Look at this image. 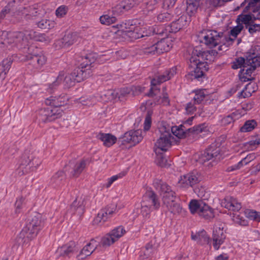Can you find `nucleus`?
<instances>
[{"instance_id": "63", "label": "nucleus", "mask_w": 260, "mask_h": 260, "mask_svg": "<svg viewBox=\"0 0 260 260\" xmlns=\"http://www.w3.org/2000/svg\"><path fill=\"white\" fill-rule=\"evenodd\" d=\"M52 110L53 116L55 117V119L60 117L62 115L63 110L61 109L60 107L52 106Z\"/></svg>"}, {"instance_id": "35", "label": "nucleus", "mask_w": 260, "mask_h": 260, "mask_svg": "<svg viewBox=\"0 0 260 260\" xmlns=\"http://www.w3.org/2000/svg\"><path fill=\"white\" fill-rule=\"evenodd\" d=\"M191 239L200 244L207 243L209 241V237L207 236L206 232L204 230L195 234L192 233Z\"/></svg>"}, {"instance_id": "36", "label": "nucleus", "mask_w": 260, "mask_h": 260, "mask_svg": "<svg viewBox=\"0 0 260 260\" xmlns=\"http://www.w3.org/2000/svg\"><path fill=\"white\" fill-rule=\"evenodd\" d=\"M257 86L254 82H250L246 85L244 89L241 92V96L246 98L250 96L251 94L257 89Z\"/></svg>"}, {"instance_id": "22", "label": "nucleus", "mask_w": 260, "mask_h": 260, "mask_svg": "<svg viewBox=\"0 0 260 260\" xmlns=\"http://www.w3.org/2000/svg\"><path fill=\"white\" fill-rule=\"evenodd\" d=\"M76 74L75 72H73L70 75H68L65 76V73L64 72H61L59 73L58 76L57 77L56 80L53 83V84L57 85L60 84L62 80L63 79L64 85L66 87L69 88L73 86L76 80H75V76Z\"/></svg>"}, {"instance_id": "24", "label": "nucleus", "mask_w": 260, "mask_h": 260, "mask_svg": "<svg viewBox=\"0 0 260 260\" xmlns=\"http://www.w3.org/2000/svg\"><path fill=\"white\" fill-rule=\"evenodd\" d=\"M222 207L229 210L239 211L241 208L240 203L232 197H226L221 203Z\"/></svg>"}, {"instance_id": "38", "label": "nucleus", "mask_w": 260, "mask_h": 260, "mask_svg": "<svg viewBox=\"0 0 260 260\" xmlns=\"http://www.w3.org/2000/svg\"><path fill=\"white\" fill-rule=\"evenodd\" d=\"M192 66H196V68L191 74L192 79H199L202 77L204 75V72L208 69V66H206L202 67V66L193 65Z\"/></svg>"}, {"instance_id": "18", "label": "nucleus", "mask_w": 260, "mask_h": 260, "mask_svg": "<svg viewBox=\"0 0 260 260\" xmlns=\"http://www.w3.org/2000/svg\"><path fill=\"white\" fill-rule=\"evenodd\" d=\"M116 207L115 205H112L103 209L98 213L97 216L94 219V222L96 224L104 222L108 219L112 217L113 214L116 213Z\"/></svg>"}, {"instance_id": "15", "label": "nucleus", "mask_w": 260, "mask_h": 260, "mask_svg": "<svg viewBox=\"0 0 260 260\" xmlns=\"http://www.w3.org/2000/svg\"><path fill=\"white\" fill-rule=\"evenodd\" d=\"M224 224L218 222L214 226L212 239L213 246L215 250H218L220 245L222 244L225 239Z\"/></svg>"}, {"instance_id": "3", "label": "nucleus", "mask_w": 260, "mask_h": 260, "mask_svg": "<svg viewBox=\"0 0 260 260\" xmlns=\"http://www.w3.org/2000/svg\"><path fill=\"white\" fill-rule=\"evenodd\" d=\"M113 27L117 28L116 33L118 35L127 40L138 39L154 33V29L150 26L147 29L145 27L136 26L129 22L117 24Z\"/></svg>"}, {"instance_id": "37", "label": "nucleus", "mask_w": 260, "mask_h": 260, "mask_svg": "<svg viewBox=\"0 0 260 260\" xmlns=\"http://www.w3.org/2000/svg\"><path fill=\"white\" fill-rule=\"evenodd\" d=\"M190 131V129H186L182 125L173 126L171 128L172 133L178 138H183L186 135V131Z\"/></svg>"}, {"instance_id": "57", "label": "nucleus", "mask_w": 260, "mask_h": 260, "mask_svg": "<svg viewBox=\"0 0 260 260\" xmlns=\"http://www.w3.org/2000/svg\"><path fill=\"white\" fill-rule=\"evenodd\" d=\"M157 155L156 162L158 165L162 167H165L167 166V161L166 158L162 155L161 151L160 153L156 154Z\"/></svg>"}, {"instance_id": "47", "label": "nucleus", "mask_w": 260, "mask_h": 260, "mask_svg": "<svg viewBox=\"0 0 260 260\" xmlns=\"http://www.w3.org/2000/svg\"><path fill=\"white\" fill-rule=\"evenodd\" d=\"M96 100L94 97L84 96L78 100L79 104L83 106H90L96 103Z\"/></svg>"}, {"instance_id": "41", "label": "nucleus", "mask_w": 260, "mask_h": 260, "mask_svg": "<svg viewBox=\"0 0 260 260\" xmlns=\"http://www.w3.org/2000/svg\"><path fill=\"white\" fill-rule=\"evenodd\" d=\"M50 106V107H48L41 111V114L42 116V120L45 121H51L55 119V117H54L52 110V106Z\"/></svg>"}, {"instance_id": "2", "label": "nucleus", "mask_w": 260, "mask_h": 260, "mask_svg": "<svg viewBox=\"0 0 260 260\" xmlns=\"http://www.w3.org/2000/svg\"><path fill=\"white\" fill-rule=\"evenodd\" d=\"M154 186L158 190L161 196L164 204L168 210L173 214L179 213L182 210L180 204L176 202L175 192L166 183L159 180H155Z\"/></svg>"}, {"instance_id": "39", "label": "nucleus", "mask_w": 260, "mask_h": 260, "mask_svg": "<svg viewBox=\"0 0 260 260\" xmlns=\"http://www.w3.org/2000/svg\"><path fill=\"white\" fill-rule=\"evenodd\" d=\"M116 240L114 238L111 234L109 232L108 234L103 236L100 243V245L103 247H107L114 243Z\"/></svg>"}, {"instance_id": "55", "label": "nucleus", "mask_w": 260, "mask_h": 260, "mask_svg": "<svg viewBox=\"0 0 260 260\" xmlns=\"http://www.w3.org/2000/svg\"><path fill=\"white\" fill-rule=\"evenodd\" d=\"M246 60L243 57H239L236 59L232 63V68L234 69H237L239 68H243L244 65H246Z\"/></svg>"}, {"instance_id": "44", "label": "nucleus", "mask_w": 260, "mask_h": 260, "mask_svg": "<svg viewBox=\"0 0 260 260\" xmlns=\"http://www.w3.org/2000/svg\"><path fill=\"white\" fill-rule=\"evenodd\" d=\"M86 161L85 160H82L76 163L72 172L73 176L77 177L83 171L86 165Z\"/></svg>"}, {"instance_id": "59", "label": "nucleus", "mask_w": 260, "mask_h": 260, "mask_svg": "<svg viewBox=\"0 0 260 260\" xmlns=\"http://www.w3.org/2000/svg\"><path fill=\"white\" fill-rule=\"evenodd\" d=\"M248 144L249 145L250 149L253 150L255 149L257 146L260 144V135L248 142Z\"/></svg>"}, {"instance_id": "45", "label": "nucleus", "mask_w": 260, "mask_h": 260, "mask_svg": "<svg viewBox=\"0 0 260 260\" xmlns=\"http://www.w3.org/2000/svg\"><path fill=\"white\" fill-rule=\"evenodd\" d=\"M244 214L246 217L250 220L256 221H260V212L253 210L247 209L244 211Z\"/></svg>"}, {"instance_id": "48", "label": "nucleus", "mask_w": 260, "mask_h": 260, "mask_svg": "<svg viewBox=\"0 0 260 260\" xmlns=\"http://www.w3.org/2000/svg\"><path fill=\"white\" fill-rule=\"evenodd\" d=\"M54 22L46 19H42L38 22V26L42 29H49L53 27L54 26Z\"/></svg>"}, {"instance_id": "40", "label": "nucleus", "mask_w": 260, "mask_h": 260, "mask_svg": "<svg viewBox=\"0 0 260 260\" xmlns=\"http://www.w3.org/2000/svg\"><path fill=\"white\" fill-rule=\"evenodd\" d=\"M194 92L195 95L193 101L194 103L198 104L201 103L208 95V91L206 89L197 90Z\"/></svg>"}, {"instance_id": "7", "label": "nucleus", "mask_w": 260, "mask_h": 260, "mask_svg": "<svg viewBox=\"0 0 260 260\" xmlns=\"http://www.w3.org/2000/svg\"><path fill=\"white\" fill-rule=\"evenodd\" d=\"M160 207L159 200L150 188L147 190L143 196L141 202V213L143 216H147L152 211L158 210Z\"/></svg>"}, {"instance_id": "64", "label": "nucleus", "mask_w": 260, "mask_h": 260, "mask_svg": "<svg viewBox=\"0 0 260 260\" xmlns=\"http://www.w3.org/2000/svg\"><path fill=\"white\" fill-rule=\"evenodd\" d=\"M171 18V15L168 13H162L158 15L157 20L160 22H165L169 20Z\"/></svg>"}, {"instance_id": "12", "label": "nucleus", "mask_w": 260, "mask_h": 260, "mask_svg": "<svg viewBox=\"0 0 260 260\" xmlns=\"http://www.w3.org/2000/svg\"><path fill=\"white\" fill-rule=\"evenodd\" d=\"M41 164V160L37 158H34L32 156H23L19 166L16 170V173L20 176L34 171Z\"/></svg>"}, {"instance_id": "30", "label": "nucleus", "mask_w": 260, "mask_h": 260, "mask_svg": "<svg viewBox=\"0 0 260 260\" xmlns=\"http://www.w3.org/2000/svg\"><path fill=\"white\" fill-rule=\"evenodd\" d=\"M84 202V198L82 197L76 198L71 206V212L74 213H76L79 215L82 214L85 206Z\"/></svg>"}, {"instance_id": "56", "label": "nucleus", "mask_w": 260, "mask_h": 260, "mask_svg": "<svg viewBox=\"0 0 260 260\" xmlns=\"http://www.w3.org/2000/svg\"><path fill=\"white\" fill-rule=\"evenodd\" d=\"M187 11L191 14H194L199 6V3L187 1Z\"/></svg>"}, {"instance_id": "51", "label": "nucleus", "mask_w": 260, "mask_h": 260, "mask_svg": "<svg viewBox=\"0 0 260 260\" xmlns=\"http://www.w3.org/2000/svg\"><path fill=\"white\" fill-rule=\"evenodd\" d=\"M156 0H146L144 4L143 9L145 11H152L157 7Z\"/></svg>"}, {"instance_id": "32", "label": "nucleus", "mask_w": 260, "mask_h": 260, "mask_svg": "<svg viewBox=\"0 0 260 260\" xmlns=\"http://www.w3.org/2000/svg\"><path fill=\"white\" fill-rule=\"evenodd\" d=\"M98 138L101 140L106 147H110L115 143L116 138L110 134H100Z\"/></svg>"}, {"instance_id": "28", "label": "nucleus", "mask_w": 260, "mask_h": 260, "mask_svg": "<svg viewBox=\"0 0 260 260\" xmlns=\"http://www.w3.org/2000/svg\"><path fill=\"white\" fill-rule=\"evenodd\" d=\"M77 248L74 242L71 241L69 243L62 246L57 249V253L62 256H70L73 254Z\"/></svg>"}, {"instance_id": "4", "label": "nucleus", "mask_w": 260, "mask_h": 260, "mask_svg": "<svg viewBox=\"0 0 260 260\" xmlns=\"http://www.w3.org/2000/svg\"><path fill=\"white\" fill-rule=\"evenodd\" d=\"M259 6L260 0H245L240 5V8L244 9L243 13L237 19V23L249 25L253 20L260 19V8L258 9Z\"/></svg>"}, {"instance_id": "27", "label": "nucleus", "mask_w": 260, "mask_h": 260, "mask_svg": "<svg viewBox=\"0 0 260 260\" xmlns=\"http://www.w3.org/2000/svg\"><path fill=\"white\" fill-rule=\"evenodd\" d=\"M114 7L112 10L107 12V14H104L100 17V22L105 25H109L116 22V16L119 15V13L114 12Z\"/></svg>"}, {"instance_id": "42", "label": "nucleus", "mask_w": 260, "mask_h": 260, "mask_svg": "<svg viewBox=\"0 0 260 260\" xmlns=\"http://www.w3.org/2000/svg\"><path fill=\"white\" fill-rule=\"evenodd\" d=\"M257 126V122L255 120H247L244 125L240 128V132L247 133L251 132Z\"/></svg>"}, {"instance_id": "50", "label": "nucleus", "mask_w": 260, "mask_h": 260, "mask_svg": "<svg viewBox=\"0 0 260 260\" xmlns=\"http://www.w3.org/2000/svg\"><path fill=\"white\" fill-rule=\"evenodd\" d=\"M24 36V39L22 40L23 44H25L29 40H34L36 39L38 32L33 30H26L24 32H22Z\"/></svg>"}, {"instance_id": "61", "label": "nucleus", "mask_w": 260, "mask_h": 260, "mask_svg": "<svg viewBox=\"0 0 260 260\" xmlns=\"http://www.w3.org/2000/svg\"><path fill=\"white\" fill-rule=\"evenodd\" d=\"M245 114L244 110L239 109L233 112L231 115L234 120H237Z\"/></svg>"}, {"instance_id": "14", "label": "nucleus", "mask_w": 260, "mask_h": 260, "mask_svg": "<svg viewBox=\"0 0 260 260\" xmlns=\"http://www.w3.org/2000/svg\"><path fill=\"white\" fill-rule=\"evenodd\" d=\"M176 73V68H172L168 70H166L162 75L158 77L157 79H153L151 80V87L149 93V96L156 95L158 91L156 88V85L164 82L168 81L171 79Z\"/></svg>"}, {"instance_id": "19", "label": "nucleus", "mask_w": 260, "mask_h": 260, "mask_svg": "<svg viewBox=\"0 0 260 260\" xmlns=\"http://www.w3.org/2000/svg\"><path fill=\"white\" fill-rule=\"evenodd\" d=\"M143 137L142 130L131 131L124 134L122 142L123 144L127 143L135 145L139 143Z\"/></svg>"}, {"instance_id": "26", "label": "nucleus", "mask_w": 260, "mask_h": 260, "mask_svg": "<svg viewBox=\"0 0 260 260\" xmlns=\"http://www.w3.org/2000/svg\"><path fill=\"white\" fill-rule=\"evenodd\" d=\"M68 100V97L64 94H62L59 97L51 96L45 100L46 105L55 107H61L66 104Z\"/></svg>"}, {"instance_id": "31", "label": "nucleus", "mask_w": 260, "mask_h": 260, "mask_svg": "<svg viewBox=\"0 0 260 260\" xmlns=\"http://www.w3.org/2000/svg\"><path fill=\"white\" fill-rule=\"evenodd\" d=\"M245 64L255 70L260 66V57L257 54L250 52V54L247 57Z\"/></svg>"}, {"instance_id": "58", "label": "nucleus", "mask_w": 260, "mask_h": 260, "mask_svg": "<svg viewBox=\"0 0 260 260\" xmlns=\"http://www.w3.org/2000/svg\"><path fill=\"white\" fill-rule=\"evenodd\" d=\"M166 87L163 88L162 90V97H160L159 100L158 101V103L159 104H162L164 105H169L170 104V100L169 99L168 94L166 92Z\"/></svg>"}, {"instance_id": "20", "label": "nucleus", "mask_w": 260, "mask_h": 260, "mask_svg": "<svg viewBox=\"0 0 260 260\" xmlns=\"http://www.w3.org/2000/svg\"><path fill=\"white\" fill-rule=\"evenodd\" d=\"M214 158L216 160H219L221 156L219 153V149L208 148L203 153L199 155L198 161L200 164H204L206 161L209 160Z\"/></svg>"}, {"instance_id": "11", "label": "nucleus", "mask_w": 260, "mask_h": 260, "mask_svg": "<svg viewBox=\"0 0 260 260\" xmlns=\"http://www.w3.org/2000/svg\"><path fill=\"white\" fill-rule=\"evenodd\" d=\"M24 35L22 32L3 31L0 37L1 43L3 45H11L12 47H21L23 44L22 40Z\"/></svg>"}, {"instance_id": "10", "label": "nucleus", "mask_w": 260, "mask_h": 260, "mask_svg": "<svg viewBox=\"0 0 260 260\" xmlns=\"http://www.w3.org/2000/svg\"><path fill=\"white\" fill-rule=\"evenodd\" d=\"M96 60V58L94 54H90L88 55L81 64V68L78 69L76 71L75 76V80L76 82H80L83 81L84 79L89 77L91 74V68L93 67L91 66Z\"/></svg>"}, {"instance_id": "5", "label": "nucleus", "mask_w": 260, "mask_h": 260, "mask_svg": "<svg viewBox=\"0 0 260 260\" xmlns=\"http://www.w3.org/2000/svg\"><path fill=\"white\" fill-rule=\"evenodd\" d=\"M39 218L40 215L37 214V216L28 219L26 226L23 228L16 238L18 245L27 242L29 240L37 236L42 228L41 222Z\"/></svg>"}, {"instance_id": "33", "label": "nucleus", "mask_w": 260, "mask_h": 260, "mask_svg": "<svg viewBox=\"0 0 260 260\" xmlns=\"http://www.w3.org/2000/svg\"><path fill=\"white\" fill-rule=\"evenodd\" d=\"M12 62L10 58L4 60L0 63V80L2 81L5 78L7 74L11 68Z\"/></svg>"}, {"instance_id": "54", "label": "nucleus", "mask_w": 260, "mask_h": 260, "mask_svg": "<svg viewBox=\"0 0 260 260\" xmlns=\"http://www.w3.org/2000/svg\"><path fill=\"white\" fill-rule=\"evenodd\" d=\"M25 199L22 197L18 198L15 202V212L20 213L21 210L25 207Z\"/></svg>"}, {"instance_id": "8", "label": "nucleus", "mask_w": 260, "mask_h": 260, "mask_svg": "<svg viewBox=\"0 0 260 260\" xmlns=\"http://www.w3.org/2000/svg\"><path fill=\"white\" fill-rule=\"evenodd\" d=\"M191 213H197L205 219H210L214 217V210L203 201L192 200L189 205Z\"/></svg>"}, {"instance_id": "9", "label": "nucleus", "mask_w": 260, "mask_h": 260, "mask_svg": "<svg viewBox=\"0 0 260 260\" xmlns=\"http://www.w3.org/2000/svg\"><path fill=\"white\" fill-rule=\"evenodd\" d=\"M160 133L159 139L155 143L154 151L156 154L160 153V151H166L171 145L173 140L170 128L161 127L159 128Z\"/></svg>"}, {"instance_id": "16", "label": "nucleus", "mask_w": 260, "mask_h": 260, "mask_svg": "<svg viewBox=\"0 0 260 260\" xmlns=\"http://www.w3.org/2000/svg\"><path fill=\"white\" fill-rule=\"evenodd\" d=\"M201 179V175L197 171H193L181 176L178 183L181 187L188 188L199 182Z\"/></svg>"}, {"instance_id": "60", "label": "nucleus", "mask_w": 260, "mask_h": 260, "mask_svg": "<svg viewBox=\"0 0 260 260\" xmlns=\"http://www.w3.org/2000/svg\"><path fill=\"white\" fill-rule=\"evenodd\" d=\"M145 52L147 54H159L156 43H155L145 48Z\"/></svg>"}, {"instance_id": "17", "label": "nucleus", "mask_w": 260, "mask_h": 260, "mask_svg": "<svg viewBox=\"0 0 260 260\" xmlns=\"http://www.w3.org/2000/svg\"><path fill=\"white\" fill-rule=\"evenodd\" d=\"M77 32H68L64 37L57 41L55 45L58 48H67L79 40Z\"/></svg>"}, {"instance_id": "43", "label": "nucleus", "mask_w": 260, "mask_h": 260, "mask_svg": "<svg viewBox=\"0 0 260 260\" xmlns=\"http://www.w3.org/2000/svg\"><path fill=\"white\" fill-rule=\"evenodd\" d=\"M126 231L125 228L122 226H118L113 230H112L110 233L112 236L116 240V241L119 239L121 237L125 234Z\"/></svg>"}, {"instance_id": "6", "label": "nucleus", "mask_w": 260, "mask_h": 260, "mask_svg": "<svg viewBox=\"0 0 260 260\" xmlns=\"http://www.w3.org/2000/svg\"><path fill=\"white\" fill-rule=\"evenodd\" d=\"M219 51L216 48L211 50L203 51L200 47H196L192 51L190 61L193 65L208 66L213 62Z\"/></svg>"}, {"instance_id": "21", "label": "nucleus", "mask_w": 260, "mask_h": 260, "mask_svg": "<svg viewBox=\"0 0 260 260\" xmlns=\"http://www.w3.org/2000/svg\"><path fill=\"white\" fill-rule=\"evenodd\" d=\"M98 243L94 239H92L87 244L77 255L78 260H83L86 258L95 250L97 248Z\"/></svg>"}, {"instance_id": "23", "label": "nucleus", "mask_w": 260, "mask_h": 260, "mask_svg": "<svg viewBox=\"0 0 260 260\" xmlns=\"http://www.w3.org/2000/svg\"><path fill=\"white\" fill-rule=\"evenodd\" d=\"M187 17L183 15L177 20L172 22L169 26L167 30L170 32H176L183 27L186 26L189 22Z\"/></svg>"}, {"instance_id": "1", "label": "nucleus", "mask_w": 260, "mask_h": 260, "mask_svg": "<svg viewBox=\"0 0 260 260\" xmlns=\"http://www.w3.org/2000/svg\"><path fill=\"white\" fill-rule=\"evenodd\" d=\"M243 28L242 24L238 25L231 30L230 36L224 37L222 35L213 30H203L198 35L199 41L208 45L211 48H216L218 46L219 51L226 50L228 46L230 45L235 40L238 35Z\"/></svg>"}, {"instance_id": "29", "label": "nucleus", "mask_w": 260, "mask_h": 260, "mask_svg": "<svg viewBox=\"0 0 260 260\" xmlns=\"http://www.w3.org/2000/svg\"><path fill=\"white\" fill-rule=\"evenodd\" d=\"M137 4L136 0H124L114 7V12L119 13V14L124 11H127Z\"/></svg>"}, {"instance_id": "52", "label": "nucleus", "mask_w": 260, "mask_h": 260, "mask_svg": "<svg viewBox=\"0 0 260 260\" xmlns=\"http://www.w3.org/2000/svg\"><path fill=\"white\" fill-rule=\"evenodd\" d=\"M152 251V247L150 245L146 246L145 249L142 250L140 254V260H147V258L150 256Z\"/></svg>"}, {"instance_id": "25", "label": "nucleus", "mask_w": 260, "mask_h": 260, "mask_svg": "<svg viewBox=\"0 0 260 260\" xmlns=\"http://www.w3.org/2000/svg\"><path fill=\"white\" fill-rule=\"evenodd\" d=\"M173 38L168 37L156 43L159 54L169 51L173 45Z\"/></svg>"}, {"instance_id": "34", "label": "nucleus", "mask_w": 260, "mask_h": 260, "mask_svg": "<svg viewBox=\"0 0 260 260\" xmlns=\"http://www.w3.org/2000/svg\"><path fill=\"white\" fill-rule=\"evenodd\" d=\"M254 70L246 64L239 72V77L241 81L246 82L250 79L252 73Z\"/></svg>"}, {"instance_id": "62", "label": "nucleus", "mask_w": 260, "mask_h": 260, "mask_svg": "<svg viewBox=\"0 0 260 260\" xmlns=\"http://www.w3.org/2000/svg\"><path fill=\"white\" fill-rule=\"evenodd\" d=\"M67 8L64 6H61L56 10V15L57 17H62L65 15L67 12Z\"/></svg>"}, {"instance_id": "13", "label": "nucleus", "mask_w": 260, "mask_h": 260, "mask_svg": "<svg viewBox=\"0 0 260 260\" xmlns=\"http://www.w3.org/2000/svg\"><path fill=\"white\" fill-rule=\"evenodd\" d=\"M176 73V68H172L168 70H166L162 75L158 77L157 79H153L151 80V87L149 93V96L156 95L158 91L156 88V85L164 82L168 81L171 79Z\"/></svg>"}, {"instance_id": "49", "label": "nucleus", "mask_w": 260, "mask_h": 260, "mask_svg": "<svg viewBox=\"0 0 260 260\" xmlns=\"http://www.w3.org/2000/svg\"><path fill=\"white\" fill-rule=\"evenodd\" d=\"M32 61L34 62H37L35 64L36 69H40L46 62V58L43 55H37L32 58Z\"/></svg>"}, {"instance_id": "46", "label": "nucleus", "mask_w": 260, "mask_h": 260, "mask_svg": "<svg viewBox=\"0 0 260 260\" xmlns=\"http://www.w3.org/2000/svg\"><path fill=\"white\" fill-rule=\"evenodd\" d=\"M194 192L202 200H207L210 197L209 193L203 186H198L196 188Z\"/></svg>"}, {"instance_id": "53", "label": "nucleus", "mask_w": 260, "mask_h": 260, "mask_svg": "<svg viewBox=\"0 0 260 260\" xmlns=\"http://www.w3.org/2000/svg\"><path fill=\"white\" fill-rule=\"evenodd\" d=\"M65 178V175L63 172H56L52 177L51 181L53 183L58 184Z\"/></svg>"}]
</instances>
